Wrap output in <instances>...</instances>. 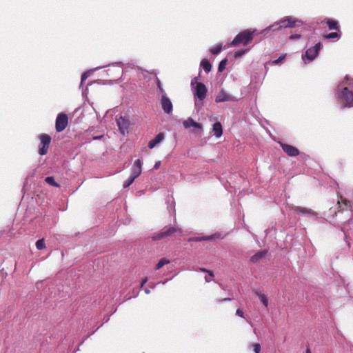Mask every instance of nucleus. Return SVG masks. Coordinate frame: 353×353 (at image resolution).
<instances>
[{
	"instance_id": "nucleus-1",
	"label": "nucleus",
	"mask_w": 353,
	"mask_h": 353,
	"mask_svg": "<svg viewBox=\"0 0 353 353\" xmlns=\"http://www.w3.org/2000/svg\"><path fill=\"white\" fill-rule=\"evenodd\" d=\"M296 22H298V21L288 17L281 19L279 22L274 23L272 26H270L265 28L263 32L268 33L270 31H276L281 30L282 28H292L296 26Z\"/></svg>"
},
{
	"instance_id": "nucleus-2",
	"label": "nucleus",
	"mask_w": 353,
	"mask_h": 353,
	"mask_svg": "<svg viewBox=\"0 0 353 353\" xmlns=\"http://www.w3.org/2000/svg\"><path fill=\"white\" fill-rule=\"evenodd\" d=\"M341 91L338 93L339 97L341 99L343 105L347 107L353 106V90L348 85L343 87V83L339 85V90Z\"/></svg>"
},
{
	"instance_id": "nucleus-3",
	"label": "nucleus",
	"mask_w": 353,
	"mask_h": 353,
	"mask_svg": "<svg viewBox=\"0 0 353 353\" xmlns=\"http://www.w3.org/2000/svg\"><path fill=\"white\" fill-rule=\"evenodd\" d=\"M254 32H251L249 30H245L239 32L232 40L231 44L232 46H237L240 44L246 46L249 44L253 40Z\"/></svg>"
},
{
	"instance_id": "nucleus-4",
	"label": "nucleus",
	"mask_w": 353,
	"mask_h": 353,
	"mask_svg": "<svg viewBox=\"0 0 353 353\" xmlns=\"http://www.w3.org/2000/svg\"><path fill=\"white\" fill-rule=\"evenodd\" d=\"M180 228L176 226L165 227L159 232L152 236V240L157 241L174 235L176 233H181Z\"/></svg>"
},
{
	"instance_id": "nucleus-5",
	"label": "nucleus",
	"mask_w": 353,
	"mask_h": 353,
	"mask_svg": "<svg viewBox=\"0 0 353 353\" xmlns=\"http://www.w3.org/2000/svg\"><path fill=\"white\" fill-rule=\"evenodd\" d=\"M41 141L39 152L41 155H45L48 153L50 143L51 142V137L47 134H41L39 136Z\"/></svg>"
},
{
	"instance_id": "nucleus-6",
	"label": "nucleus",
	"mask_w": 353,
	"mask_h": 353,
	"mask_svg": "<svg viewBox=\"0 0 353 353\" xmlns=\"http://www.w3.org/2000/svg\"><path fill=\"white\" fill-rule=\"evenodd\" d=\"M68 123V117L66 114L60 113L58 114L56 123L55 128L57 132H61L65 129Z\"/></svg>"
},
{
	"instance_id": "nucleus-7",
	"label": "nucleus",
	"mask_w": 353,
	"mask_h": 353,
	"mask_svg": "<svg viewBox=\"0 0 353 353\" xmlns=\"http://www.w3.org/2000/svg\"><path fill=\"white\" fill-rule=\"evenodd\" d=\"M321 48V43H317L314 46L308 48L305 52V57L308 61H313L319 54Z\"/></svg>"
},
{
	"instance_id": "nucleus-8",
	"label": "nucleus",
	"mask_w": 353,
	"mask_h": 353,
	"mask_svg": "<svg viewBox=\"0 0 353 353\" xmlns=\"http://www.w3.org/2000/svg\"><path fill=\"white\" fill-rule=\"evenodd\" d=\"M281 147L283 150L289 156V157H296L299 154L300 152L298 148L296 147L289 145L287 143H284L282 142H279Z\"/></svg>"
},
{
	"instance_id": "nucleus-9",
	"label": "nucleus",
	"mask_w": 353,
	"mask_h": 353,
	"mask_svg": "<svg viewBox=\"0 0 353 353\" xmlns=\"http://www.w3.org/2000/svg\"><path fill=\"white\" fill-rule=\"evenodd\" d=\"M207 94V88L203 83H197L195 90L194 96L200 101L204 100Z\"/></svg>"
},
{
	"instance_id": "nucleus-10",
	"label": "nucleus",
	"mask_w": 353,
	"mask_h": 353,
	"mask_svg": "<svg viewBox=\"0 0 353 353\" xmlns=\"http://www.w3.org/2000/svg\"><path fill=\"white\" fill-rule=\"evenodd\" d=\"M117 123L119 127V130L122 134L124 135L128 132L130 123L128 120L126 119L124 117L120 116L118 119H117Z\"/></svg>"
},
{
	"instance_id": "nucleus-11",
	"label": "nucleus",
	"mask_w": 353,
	"mask_h": 353,
	"mask_svg": "<svg viewBox=\"0 0 353 353\" xmlns=\"http://www.w3.org/2000/svg\"><path fill=\"white\" fill-rule=\"evenodd\" d=\"M161 105L165 113L170 114L172 111V103L165 94L162 95L161 98Z\"/></svg>"
},
{
	"instance_id": "nucleus-12",
	"label": "nucleus",
	"mask_w": 353,
	"mask_h": 353,
	"mask_svg": "<svg viewBox=\"0 0 353 353\" xmlns=\"http://www.w3.org/2000/svg\"><path fill=\"white\" fill-rule=\"evenodd\" d=\"M142 172L141 161L140 159H137L132 168L131 176L137 179Z\"/></svg>"
},
{
	"instance_id": "nucleus-13",
	"label": "nucleus",
	"mask_w": 353,
	"mask_h": 353,
	"mask_svg": "<svg viewBox=\"0 0 353 353\" xmlns=\"http://www.w3.org/2000/svg\"><path fill=\"white\" fill-rule=\"evenodd\" d=\"M337 204L339 205L338 208L339 212L350 209L351 208L350 201L345 199H343L342 196H341L340 200L338 201Z\"/></svg>"
},
{
	"instance_id": "nucleus-14",
	"label": "nucleus",
	"mask_w": 353,
	"mask_h": 353,
	"mask_svg": "<svg viewBox=\"0 0 353 353\" xmlns=\"http://www.w3.org/2000/svg\"><path fill=\"white\" fill-rule=\"evenodd\" d=\"M165 135L163 132L159 133L153 139L148 143V147L150 149L154 148L158 143L164 139Z\"/></svg>"
},
{
	"instance_id": "nucleus-15",
	"label": "nucleus",
	"mask_w": 353,
	"mask_h": 353,
	"mask_svg": "<svg viewBox=\"0 0 353 353\" xmlns=\"http://www.w3.org/2000/svg\"><path fill=\"white\" fill-rule=\"evenodd\" d=\"M293 210L295 213L300 215L313 214L312 210L311 209L305 207L296 206L293 208Z\"/></svg>"
},
{
	"instance_id": "nucleus-16",
	"label": "nucleus",
	"mask_w": 353,
	"mask_h": 353,
	"mask_svg": "<svg viewBox=\"0 0 353 353\" xmlns=\"http://www.w3.org/2000/svg\"><path fill=\"white\" fill-rule=\"evenodd\" d=\"M183 125L185 128H189L190 127H194L198 129L202 128V125L200 123L195 122L192 118H188L187 120H185L183 122Z\"/></svg>"
},
{
	"instance_id": "nucleus-17",
	"label": "nucleus",
	"mask_w": 353,
	"mask_h": 353,
	"mask_svg": "<svg viewBox=\"0 0 353 353\" xmlns=\"http://www.w3.org/2000/svg\"><path fill=\"white\" fill-rule=\"evenodd\" d=\"M230 99H231V97L230 95H228L227 93H225L223 91H221L216 97L215 101L216 103H221V102L230 101Z\"/></svg>"
},
{
	"instance_id": "nucleus-18",
	"label": "nucleus",
	"mask_w": 353,
	"mask_h": 353,
	"mask_svg": "<svg viewBox=\"0 0 353 353\" xmlns=\"http://www.w3.org/2000/svg\"><path fill=\"white\" fill-rule=\"evenodd\" d=\"M212 130L214 132V136L216 137H221L223 134V128L222 125L220 122H216L214 123L212 126Z\"/></svg>"
},
{
	"instance_id": "nucleus-19",
	"label": "nucleus",
	"mask_w": 353,
	"mask_h": 353,
	"mask_svg": "<svg viewBox=\"0 0 353 353\" xmlns=\"http://www.w3.org/2000/svg\"><path fill=\"white\" fill-rule=\"evenodd\" d=\"M267 254V251L265 250H263V251H261V252H259L257 253H256L255 254H254L252 257H251V261L253 262V263H257L259 262L263 257H264Z\"/></svg>"
},
{
	"instance_id": "nucleus-20",
	"label": "nucleus",
	"mask_w": 353,
	"mask_h": 353,
	"mask_svg": "<svg viewBox=\"0 0 353 353\" xmlns=\"http://www.w3.org/2000/svg\"><path fill=\"white\" fill-rule=\"evenodd\" d=\"M326 23H327L329 29H330V30H339V23L337 21H335V20H333L331 19H326Z\"/></svg>"
},
{
	"instance_id": "nucleus-21",
	"label": "nucleus",
	"mask_w": 353,
	"mask_h": 353,
	"mask_svg": "<svg viewBox=\"0 0 353 353\" xmlns=\"http://www.w3.org/2000/svg\"><path fill=\"white\" fill-rule=\"evenodd\" d=\"M201 66L206 72H209L212 69V65L210 63L207 59H205L201 61Z\"/></svg>"
},
{
	"instance_id": "nucleus-22",
	"label": "nucleus",
	"mask_w": 353,
	"mask_h": 353,
	"mask_svg": "<svg viewBox=\"0 0 353 353\" xmlns=\"http://www.w3.org/2000/svg\"><path fill=\"white\" fill-rule=\"evenodd\" d=\"M212 239V236H199V237H194L189 239V241H194V242H199L202 241H209Z\"/></svg>"
},
{
	"instance_id": "nucleus-23",
	"label": "nucleus",
	"mask_w": 353,
	"mask_h": 353,
	"mask_svg": "<svg viewBox=\"0 0 353 353\" xmlns=\"http://www.w3.org/2000/svg\"><path fill=\"white\" fill-rule=\"evenodd\" d=\"M256 294L259 296L263 305L267 307L268 305V299L266 296L261 292H256Z\"/></svg>"
},
{
	"instance_id": "nucleus-24",
	"label": "nucleus",
	"mask_w": 353,
	"mask_h": 353,
	"mask_svg": "<svg viewBox=\"0 0 353 353\" xmlns=\"http://www.w3.org/2000/svg\"><path fill=\"white\" fill-rule=\"evenodd\" d=\"M170 263V260L166 259L165 258L161 259L157 264L156 265L155 269L159 270L162 267H163L165 265Z\"/></svg>"
},
{
	"instance_id": "nucleus-25",
	"label": "nucleus",
	"mask_w": 353,
	"mask_h": 353,
	"mask_svg": "<svg viewBox=\"0 0 353 353\" xmlns=\"http://www.w3.org/2000/svg\"><path fill=\"white\" fill-rule=\"evenodd\" d=\"M323 38L326 39H339L340 35L338 32H330L327 34L324 35Z\"/></svg>"
},
{
	"instance_id": "nucleus-26",
	"label": "nucleus",
	"mask_w": 353,
	"mask_h": 353,
	"mask_svg": "<svg viewBox=\"0 0 353 353\" xmlns=\"http://www.w3.org/2000/svg\"><path fill=\"white\" fill-rule=\"evenodd\" d=\"M45 181L48 183L49 185H51L54 187H59V185L54 181V179L53 176H48L46 178Z\"/></svg>"
},
{
	"instance_id": "nucleus-27",
	"label": "nucleus",
	"mask_w": 353,
	"mask_h": 353,
	"mask_svg": "<svg viewBox=\"0 0 353 353\" xmlns=\"http://www.w3.org/2000/svg\"><path fill=\"white\" fill-rule=\"evenodd\" d=\"M36 247H37V248L38 250H42V249L45 248H46V245H45V243H44V239H41L38 240L36 242Z\"/></svg>"
},
{
	"instance_id": "nucleus-28",
	"label": "nucleus",
	"mask_w": 353,
	"mask_h": 353,
	"mask_svg": "<svg viewBox=\"0 0 353 353\" xmlns=\"http://www.w3.org/2000/svg\"><path fill=\"white\" fill-rule=\"evenodd\" d=\"M135 180L134 177H132V176H130L124 183H123V188H126L128 187H129L133 182Z\"/></svg>"
},
{
	"instance_id": "nucleus-29",
	"label": "nucleus",
	"mask_w": 353,
	"mask_h": 353,
	"mask_svg": "<svg viewBox=\"0 0 353 353\" xmlns=\"http://www.w3.org/2000/svg\"><path fill=\"white\" fill-rule=\"evenodd\" d=\"M226 63H227V59H225L221 61V62L219 63V68H218L219 72H223L225 70Z\"/></svg>"
},
{
	"instance_id": "nucleus-30",
	"label": "nucleus",
	"mask_w": 353,
	"mask_h": 353,
	"mask_svg": "<svg viewBox=\"0 0 353 353\" xmlns=\"http://www.w3.org/2000/svg\"><path fill=\"white\" fill-rule=\"evenodd\" d=\"M221 48H222L221 46L219 45L216 47L212 48L210 49V52L213 54H218L221 52Z\"/></svg>"
},
{
	"instance_id": "nucleus-31",
	"label": "nucleus",
	"mask_w": 353,
	"mask_h": 353,
	"mask_svg": "<svg viewBox=\"0 0 353 353\" xmlns=\"http://www.w3.org/2000/svg\"><path fill=\"white\" fill-rule=\"evenodd\" d=\"M286 57V54H282L277 59H275L272 61V63L273 64H279L281 62H282Z\"/></svg>"
},
{
	"instance_id": "nucleus-32",
	"label": "nucleus",
	"mask_w": 353,
	"mask_h": 353,
	"mask_svg": "<svg viewBox=\"0 0 353 353\" xmlns=\"http://www.w3.org/2000/svg\"><path fill=\"white\" fill-rule=\"evenodd\" d=\"M253 350L255 353H260L261 352V345L259 343H254L253 345Z\"/></svg>"
},
{
	"instance_id": "nucleus-33",
	"label": "nucleus",
	"mask_w": 353,
	"mask_h": 353,
	"mask_svg": "<svg viewBox=\"0 0 353 353\" xmlns=\"http://www.w3.org/2000/svg\"><path fill=\"white\" fill-rule=\"evenodd\" d=\"M245 53V50H238V51L235 52L234 57L236 58L240 57L243 56Z\"/></svg>"
},
{
	"instance_id": "nucleus-34",
	"label": "nucleus",
	"mask_w": 353,
	"mask_h": 353,
	"mask_svg": "<svg viewBox=\"0 0 353 353\" xmlns=\"http://www.w3.org/2000/svg\"><path fill=\"white\" fill-rule=\"evenodd\" d=\"M236 314L240 317H244L243 312L239 308L236 310Z\"/></svg>"
},
{
	"instance_id": "nucleus-35",
	"label": "nucleus",
	"mask_w": 353,
	"mask_h": 353,
	"mask_svg": "<svg viewBox=\"0 0 353 353\" xmlns=\"http://www.w3.org/2000/svg\"><path fill=\"white\" fill-rule=\"evenodd\" d=\"M299 38H301V34H292L290 37V39H299Z\"/></svg>"
},
{
	"instance_id": "nucleus-36",
	"label": "nucleus",
	"mask_w": 353,
	"mask_h": 353,
	"mask_svg": "<svg viewBox=\"0 0 353 353\" xmlns=\"http://www.w3.org/2000/svg\"><path fill=\"white\" fill-rule=\"evenodd\" d=\"M231 300H232V299H231V298H223V299H219L217 300V301H218L219 303H222V302H223V301H231Z\"/></svg>"
},
{
	"instance_id": "nucleus-37",
	"label": "nucleus",
	"mask_w": 353,
	"mask_h": 353,
	"mask_svg": "<svg viewBox=\"0 0 353 353\" xmlns=\"http://www.w3.org/2000/svg\"><path fill=\"white\" fill-rule=\"evenodd\" d=\"M160 165H161V161H157V162L155 163V164H154V168L155 170H158V169L159 168Z\"/></svg>"
},
{
	"instance_id": "nucleus-38",
	"label": "nucleus",
	"mask_w": 353,
	"mask_h": 353,
	"mask_svg": "<svg viewBox=\"0 0 353 353\" xmlns=\"http://www.w3.org/2000/svg\"><path fill=\"white\" fill-rule=\"evenodd\" d=\"M207 273H208V275H209L210 276H211V277H214V272H213L212 271H211V270H208Z\"/></svg>"
},
{
	"instance_id": "nucleus-39",
	"label": "nucleus",
	"mask_w": 353,
	"mask_h": 353,
	"mask_svg": "<svg viewBox=\"0 0 353 353\" xmlns=\"http://www.w3.org/2000/svg\"><path fill=\"white\" fill-rule=\"evenodd\" d=\"M147 281H148L147 278L144 279L142 281V282H141V288H143V286L146 283Z\"/></svg>"
},
{
	"instance_id": "nucleus-40",
	"label": "nucleus",
	"mask_w": 353,
	"mask_h": 353,
	"mask_svg": "<svg viewBox=\"0 0 353 353\" xmlns=\"http://www.w3.org/2000/svg\"><path fill=\"white\" fill-rule=\"evenodd\" d=\"M199 271L202 272H208V270L204 268H199Z\"/></svg>"
},
{
	"instance_id": "nucleus-41",
	"label": "nucleus",
	"mask_w": 353,
	"mask_h": 353,
	"mask_svg": "<svg viewBox=\"0 0 353 353\" xmlns=\"http://www.w3.org/2000/svg\"><path fill=\"white\" fill-rule=\"evenodd\" d=\"M157 85H158V87L160 88L161 91L163 92V88L161 86V82H160L159 80H158V81H157Z\"/></svg>"
},
{
	"instance_id": "nucleus-42",
	"label": "nucleus",
	"mask_w": 353,
	"mask_h": 353,
	"mask_svg": "<svg viewBox=\"0 0 353 353\" xmlns=\"http://www.w3.org/2000/svg\"><path fill=\"white\" fill-rule=\"evenodd\" d=\"M87 78L86 74L84 73L81 76V82H83Z\"/></svg>"
},
{
	"instance_id": "nucleus-43",
	"label": "nucleus",
	"mask_w": 353,
	"mask_h": 353,
	"mask_svg": "<svg viewBox=\"0 0 353 353\" xmlns=\"http://www.w3.org/2000/svg\"><path fill=\"white\" fill-rule=\"evenodd\" d=\"M205 282L209 283V282H210L212 281V279H210L209 277L205 276Z\"/></svg>"
},
{
	"instance_id": "nucleus-44",
	"label": "nucleus",
	"mask_w": 353,
	"mask_h": 353,
	"mask_svg": "<svg viewBox=\"0 0 353 353\" xmlns=\"http://www.w3.org/2000/svg\"><path fill=\"white\" fill-rule=\"evenodd\" d=\"M305 353H312L310 348H307Z\"/></svg>"
},
{
	"instance_id": "nucleus-45",
	"label": "nucleus",
	"mask_w": 353,
	"mask_h": 353,
	"mask_svg": "<svg viewBox=\"0 0 353 353\" xmlns=\"http://www.w3.org/2000/svg\"><path fill=\"white\" fill-rule=\"evenodd\" d=\"M145 292L146 294H149V293L150 292V290H148V289H145Z\"/></svg>"
},
{
	"instance_id": "nucleus-46",
	"label": "nucleus",
	"mask_w": 353,
	"mask_h": 353,
	"mask_svg": "<svg viewBox=\"0 0 353 353\" xmlns=\"http://www.w3.org/2000/svg\"><path fill=\"white\" fill-rule=\"evenodd\" d=\"M100 138H101V136H100V137H94V139H100Z\"/></svg>"
}]
</instances>
